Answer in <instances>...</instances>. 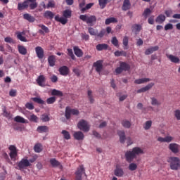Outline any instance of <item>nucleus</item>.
<instances>
[{"label": "nucleus", "mask_w": 180, "mask_h": 180, "mask_svg": "<svg viewBox=\"0 0 180 180\" xmlns=\"http://www.w3.org/2000/svg\"><path fill=\"white\" fill-rule=\"evenodd\" d=\"M72 11L71 10H65L63 12V16L60 17L59 15L55 16V20L56 22H60L62 25H67V22H68V18H71Z\"/></svg>", "instance_id": "obj_1"}, {"label": "nucleus", "mask_w": 180, "mask_h": 180, "mask_svg": "<svg viewBox=\"0 0 180 180\" xmlns=\"http://www.w3.org/2000/svg\"><path fill=\"white\" fill-rule=\"evenodd\" d=\"M168 162H169L170 169L173 171H178V169H180L179 158L170 157L168 160Z\"/></svg>", "instance_id": "obj_2"}, {"label": "nucleus", "mask_w": 180, "mask_h": 180, "mask_svg": "<svg viewBox=\"0 0 180 180\" xmlns=\"http://www.w3.org/2000/svg\"><path fill=\"white\" fill-rule=\"evenodd\" d=\"M79 19L91 26H94V24L96 22V16L95 15H80Z\"/></svg>", "instance_id": "obj_3"}, {"label": "nucleus", "mask_w": 180, "mask_h": 180, "mask_svg": "<svg viewBox=\"0 0 180 180\" xmlns=\"http://www.w3.org/2000/svg\"><path fill=\"white\" fill-rule=\"evenodd\" d=\"M71 115H73L74 116H78V115H79V110H78V109H72L70 107H66L65 116L68 120L71 119Z\"/></svg>", "instance_id": "obj_4"}, {"label": "nucleus", "mask_w": 180, "mask_h": 180, "mask_svg": "<svg viewBox=\"0 0 180 180\" xmlns=\"http://www.w3.org/2000/svg\"><path fill=\"white\" fill-rule=\"evenodd\" d=\"M77 127L79 130L85 132L89 130V125L88 124V122L85 121V120H81L77 124Z\"/></svg>", "instance_id": "obj_5"}, {"label": "nucleus", "mask_w": 180, "mask_h": 180, "mask_svg": "<svg viewBox=\"0 0 180 180\" xmlns=\"http://www.w3.org/2000/svg\"><path fill=\"white\" fill-rule=\"evenodd\" d=\"M32 164L29 162V160L22 158L18 163L17 169H20V171H22V169H25V168H27V167H30Z\"/></svg>", "instance_id": "obj_6"}, {"label": "nucleus", "mask_w": 180, "mask_h": 180, "mask_svg": "<svg viewBox=\"0 0 180 180\" xmlns=\"http://www.w3.org/2000/svg\"><path fill=\"white\" fill-rule=\"evenodd\" d=\"M8 150H10L9 155L11 160H16V157H18V149L16 148V146L11 145Z\"/></svg>", "instance_id": "obj_7"}, {"label": "nucleus", "mask_w": 180, "mask_h": 180, "mask_svg": "<svg viewBox=\"0 0 180 180\" xmlns=\"http://www.w3.org/2000/svg\"><path fill=\"white\" fill-rule=\"evenodd\" d=\"M46 77L44 75H40L36 79L37 84L41 88L46 86Z\"/></svg>", "instance_id": "obj_8"}, {"label": "nucleus", "mask_w": 180, "mask_h": 180, "mask_svg": "<svg viewBox=\"0 0 180 180\" xmlns=\"http://www.w3.org/2000/svg\"><path fill=\"white\" fill-rule=\"evenodd\" d=\"M85 174V169L84 168L83 165L79 166L77 169V172H75L76 175V180H82V174Z\"/></svg>", "instance_id": "obj_9"}, {"label": "nucleus", "mask_w": 180, "mask_h": 180, "mask_svg": "<svg viewBox=\"0 0 180 180\" xmlns=\"http://www.w3.org/2000/svg\"><path fill=\"white\" fill-rule=\"evenodd\" d=\"M125 158L127 162H132L133 160L136 158V155L132 150H127L125 153Z\"/></svg>", "instance_id": "obj_10"}, {"label": "nucleus", "mask_w": 180, "mask_h": 180, "mask_svg": "<svg viewBox=\"0 0 180 180\" xmlns=\"http://www.w3.org/2000/svg\"><path fill=\"white\" fill-rule=\"evenodd\" d=\"M154 85H155V84L154 83H153V82L149 83L146 86L142 87L140 89H138L136 91V93L137 94H143L144 92H147V91H150V89H151V88H153V86H154Z\"/></svg>", "instance_id": "obj_11"}, {"label": "nucleus", "mask_w": 180, "mask_h": 180, "mask_svg": "<svg viewBox=\"0 0 180 180\" xmlns=\"http://www.w3.org/2000/svg\"><path fill=\"white\" fill-rule=\"evenodd\" d=\"M103 61L99 60H97L96 62H95L94 63V67H95L96 68V71L97 72H101V71H102L103 68Z\"/></svg>", "instance_id": "obj_12"}, {"label": "nucleus", "mask_w": 180, "mask_h": 180, "mask_svg": "<svg viewBox=\"0 0 180 180\" xmlns=\"http://www.w3.org/2000/svg\"><path fill=\"white\" fill-rule=\"evenodd\" d=\"M35 52L38 58L42 59L44 57V50L41 46H37L35 48Z\"/></svg>", "instance_id": "obj_13"}, {"label": "nucleus", "mask_w": 180, "mask_h": 180, "mask_svg": "<svg viewBox=\"0 0 180 180\" xmlns=\"http://www.w3.org/2000/svg\"><path fill=\"white\" fill-rule=\"evenodd\" d=\"M169 149L172 153L176 154V153H179V145L177 143H170L169 145Z\"/></svg>", "instance_id": "obj_14"}, {"label": "nucleus", "mask_w": 180, "mask_h": 180, "mask_svg": "<svg viewBox=\"0 0 180 180\" xmlns=\"http://www.w3.org/2000/svg\"><path fill=\"white\" fill-rule=\"evenodd\" d=\"M60 75L67 76L70 74V69L67 66H62L59 68Z\"/></svg>", "instance_id": "obj_15"}, {"label": "nucleus", "mask_w": 180, "mask_h": 180, "mask_svg": "<svg viewBox=\"0 0 180 180\" xmlns=\"http://www.w3.org/2000/svg\"><path fill=\"white\" fill-rule=\"evenodd\" d=\"M73 137L75 140H84L85 139V135L81 131H75L73 134Z\"/></svg>", "instance_id": "obj_16"}, {"label": "nucleus", "mask_w": 180, "mask_h": 180, "mask_svg": "<svg viewBox=\"0 0 180 180\" xmlns=\"http://www.w3.org/2000/svg\"><path fill=\"white\" fill-rule=\"evenodd\" d=\"M117 134L120 137V142L122 143V144H124V141H126V134L124 133V131H117Z\"/></svg>", "instance_id": "obj_17"}, {"label": "nucleus", "mask_w": 180, "mask_h": 180, "mask_svg": "<svg viewBox=\"0 0 180 180\" xmlns=\"http://www.w3.org/2000/svg\"><path fill=\"white\" fill-rule=\"evenodd\" d=\"M174 140V138L172 136H167L165 138L162 137H158V141H160V143H171Z\"/></svg>", "instance_id": "obj_18"}, {"label": "nucleus", "mask_w": 180, "mask_h": 180, "mask_svg": "<svg viewBox=\"0 0 180 180\" xmlns=\"http://www.w3.org/2000/svg\"><path fill=\"white\" fill-rule=\"evenodd\" d=\"M150 81H151V79L150 78H141L134 80V84L136 85H141V84H146V82H150Z\"/></svg>", "instance_id": "obj_19"}, {"label": "nucleus", "mask_w": 180, "mask_h": 180, "mask_svg": "<svg viewBox=\"0 0 180 180\" xmlns=\"http://www.w3.org/2000/svg\"><path fill=\"white\" fill-rule=\"evenodd\" d=\"M29 8V3L27 1H24L22 3H18V10L24 11V9H27Z\"/></svg>", "instance_id": "obj_20"}, {"label": "nucleus", "mask_w": 180, "mask_h": 180, "mask_svg": "<svg viewBox=\"0 0 180 180\" xmlns=\"http://www.w3.org/2000/svg\"><path fill=\"white\" fill-rule=\"evenodd\" d=\"M131 6L130 4V0H124L123 5L122 6V9L124 11H129Z\"/></svg>", "instance_id": "obj_21"}, {"label": "nucleus", "mask_w": 180, "mask_h": 180, "mask_svg": "<svg viewBox=\"0 0 180 180\" xmlns=\"http://www.w3.org/2000/svg\"><path fill=\"white\" fill-rule=\"evenodd\" d=\"M39 27H41V30H39V32L41 34H44V33H50V30H49V27H47L46 25L39 24L38 25Z\"/></svg>", "instance_id": "obj_22"}, {"label": "nucleus", "mask_w": 180, "mask_h": 180, "mask_svg": "<svg viewBox=\"0 0 180 180\" xmlns=\"http://www.w3.org/2000/svg\"><path fill=\"white\" fill-rule=\"evenodd\" d=\"M132 153H134L135 157H136V155H140V154H144V150L141 149L140 147H134L132 148Z\"/></svg>", "instance_id": "obj_23"}, {"label": "nucleus", "mask_w": 180, "mask_h": 180, "mask_svg": "<svg viewBox=\"0 0 180 180\" xmlns=\"http://www.w3.org/2000/svg\"><path fill=\"white\" fill-rule=\"evenodd\" d=\"M73 50L77 57H82V56H84V52H82V50L78 46H74Z\"/></svg>", "instance_id": "obj_24"}, {"label": "nucleus", "mask_w": 180, "mask_h": 180, "mask_svg": "<svg viewBox=\"0 0 180 180\" xmlns=\"http://www.w3.org/2000/svg\"><path fill=\"white\" fill-rule=\"evenodd\" d=\"M16 34H17V39L20 41H24V42L27 41V39L25 37V36H23V34H25V32H16Z\"/></svg>", "instance_id": "obj_25"}, {"label": "nucleus", "mask_w": 180, "mask_h": 180, "mask_svg": "<svg viewBox=\"0 0 180 180\" xmlns=\"http://www.w3.org/2000/svg\"><path fill=\"white\" fill-rule=\"evenodd\" d=\"M18 53H20V54H22V56H26V54H27V49L24 46L18 45Z\"/></svg>", "instance_id": "obj_26"}, {"label": "nucleus", "mask_w": 180, "mask_h": 180, "mask_svg": "<svg viewBox=\"0 0 180 180\" xmlns=\"http://www.w3.org/2000/svg\"><path fill=\"white\" fill-rule=\"evenodd\" d=\"M44 18L51 20L54 18V13L50 11H46L44 13Z\"/></svg>", "instance_id": "obj_27"}, {"label": "nucleus", "mask_w": 180, "mask_h": 180, "mask_svg": "<svg viewBox=\"0 0 180 180\" xmlns=\"http://www.w3.org/2000/svg\"><path fill=\"white\" fill-rule=\"evenodd\" d=\"M120 66L122 69V71H129L130 70V65L126 62H120Z\"/></svg>", "instance_id": "obj_28"}, {"label": "nucleus", "mask_w": 180, "mask_h": 180, "mask_svg": "<svg viewBox=\"0 0 180 180\" xmlns=\"http://www.w3.org/2000/svg\"><path fill=\"white\" fill-rule=\"evenodd\" d=\"M48 63L50 67H54L56 65V56L54 55H51L48 58Z\"/></svg>", "instance_id": "obj_29"}, {"label": "nucleus", "mask_w": 180, "mask_h": 180, "mask_svg": "<svg viewBox=\"0 0 180 180\" xmlns=\"http://www.w3.org/2000/svg\"><path fill=\"white\" fill-rule=\"evenodd\" d=\"M38 133H49V127L47 126H39L37 129Z\"/></svg>", "instance_id": "obj_30"}, {"label": "nucleus", "mask_w": 180, "mask_h": 180, "mask_svg": "<svg viewBox=\"0 0 180 180\" xmlns=\"http://www.w3.org/2000/svg\"><path fill=\"white\" fill-rule=\"evenodd\" d=\"M109 46L106 44H98L96 48L98 51H102V50H108Z\"/></svg>", "instance_id": "obj_31"}, {"label": "nucleus", "mask_w": 180, "mask_h": 180, "mask_svg": "<svg viewBox=\"0 0 180 180\" xmlns=\"http://www.w3.org/2000/svg\"><path fill=\"white\" fill-rule=\"evenodd\" d=\"M121 124L124 129H130L131 127V122L127 120H123L121 122Z\"/></svg>", "instance_id": "obj_32"}, {"label": "nucleus", "mask_w": 180, "mask_h": 180, "mask_svg": "<svg viewBox=\"0 0 180 180\" xmlns=\"http://www.w3.org/2000/svg\"><path fill=\"white\" fill-rule=\"evenodd\" d=\"M112 0H98V4L101 7V9H105L106 5L109 4Z\"/></svg>", "instance_id": "obj_33"}, {"label": "nucleus", "mask_w": 180, "mask_h": 180, "mask_svg": "<svg viewBox=\"0 0 180 180\" xmlns=\"http://www.w3.org/2000/svg\"><path fill=\"white\" fill-rule=\"evenodd\" d=\"M167 58H169L172 63L178 64L179 63V58L174 56V55H167Z\"/></svg>", "instance_id": "obj_34"}, {"label": "nucleus", "mask_w": 180, "mask_h": 180, "mask_svg": "<svg viewBox=\"0 0 180 180\" xmlns=\"http://www.w3.org/2000/svg\"><path fill=\"white\" fill-rule=\"evenodd\" d=\"M49 162H50L51 165H52V167H53V168L60 167L61 165L60 162H58L57 160H56V158L51 159Z\"/></svg>", "instance_id": "obj_35"}, {"label": "nucleus", "mask_w": 180, "mask_h": 180, "mask_svg": "<svg viewBox=\"0 0 180 180\" xmlns=\"http://www.w3.org/2000/svg\"><path fill=\"white\" fill-rule=\"evenodd\" d=\"M34 151L35 153H41L43 151V146L41 143H37L34 146Z\"/></svg>", "instance_id": "obj_36"}, {"label": "nucleus", "mask_w": 180, "mask_h": 180, "mask_svg": "<svg viewBox=\"0 0 180 180\" xmlns=\"http://www.w3.org/2000/svg\"><path fill=\"white\" fill-rule=\"evenodd\" d=\"M155 22L157 23H164V22H165V15L160 14L159 15L156 19H155Z\"/></svg>", "instance_id": "obj_37"}, {"label": "nucleus", "mask_w": 180, "mask_h": 180, "mask_svg": "<svg viewBox=\"0 0 180 180\" xmlns=\"http://www.w3.org/2000/svg\"><path fill=\"white\" fill-rule=\"evenodd\" d=\"M51 95L53 96H64V94H63V91L57 89H53L51 91Z\"/></svg>", "instance_id": "obj_38"}, {"label": "nucleus", "mask_w": 180, "mask_h": 180, "mask_svg": "<svg viewBox=\"0 0 180 180\" xmlns=\"http://www.w3.org/2000/svg\"><path fill=\"white\" fill-rule=\"evenodd\" d=\"M124 174V172H123V169H122L121 168H116L115 169L114 174L115 175V176L122 177V176Z\"/></svg>", "instance_id": "obj_39"}, {"label": "nucleus", "mask_w": 180, "mask_h": 180, "mask_svg": "<svg viewBox=\"0 0 180 180\" xmlns=\"http://www.w3.org/2000/svg\"><path fill=\"white\" fill-rule=\"evenodd\" d=\"M110 23H117V19L115 18L114 17L107 18L105 20V24L110 25Z\"/></svg>", "instance_id": "obj_40"}, {"label": "nucleus", "mask_w": 180, "mask_h": 180, "mask_svg": "<svg viewBox=\"0 0 180 180\" xmlns=\"http://www.w3.org/2000/svg\"><path fill=\"white\" fill-rule=\"evenodd\" d=\"M23 18L25 20H28V22H34V17L32 16L29 13L24 14Z\"/></svg>", "instance_id": "obj_41"}, {"label": "nucleus", "mask_w": 180, "mask_h": 180, "mask_svg": "<svg viewBox=\"0 0 180 180\" xmlns=\"http://www.w3.org/2000/svg\"><path fill=\"white\" fill-rule=\"evenodd\" d=\"M14 120L15 122H17V123H27V121L20 116H16L14 118Z\"/></svg>", "instance_id": "obj_42"}, {"label": "nucleus", "mask_w": 180, "mask_h": 180, "mask_svg": "<svg viewBox=\"0 0 180 180\" xmlns=\"http://www.w3.org/2000/svg\"><path fill=\"white\" fill-rule=\"evenodd\" d=\"M115 57H120L122 56H123V57H126L127 56V53L124 51H116L115 53H114Z\"/></svg>", "instance_id": "obj_43"}, {"label": "nucleus", "mask_w": 180, "mask_h": 180, "mask_svg": "<svg viewBox=\"0 0 180 180\" xmlns=\"http://www.w3.org/2000/svg\"><path fill=\"white\" fill-rule=\"evenodd\" d=\"M33 102L36 103H39V105H44V101H43L41 98L34 97L31 98Z\"/></svg>", "instance_id": "obj_44"}, {"label": "nucleus", "mask_w": 180, "mask_h": 180, "mask_svg": "<svg viewBox=\"0 0 180 180\" xmlns=\"http://www.w3.org/2000/svg\"><path fill=\"white\" fill-rule=\"evenodd\" d=\"M122 43L123 46H124V49L127 50L129 49V37H124Z\"/></svg>", "instance_id": "obj_45"}, {"label": "nucleus", "mask_w": 180, "mask_h": 180, "mask_svg": "<svg viewBox=\"0 0 180 180\" xmlns=\"http://www.w3.org/2000/svg\"><path fill=\"white\" fill-rule=\"evenodd\" d=\"M152 125H153V121L152 120L146 121V123H145V125L143 126V129L145 130H150Z\"/></svg>", "instance_id": "obj_46"}, {"label": "nucleus", "mask_w": 180, "mask_h": 180, "mask_svg": "<svg viewBox=\"0 0 180 180\" xmlns=\"http://www.w3.org/2000/svg\"><path fill=\"white\" fill-rule=\"evenodd\" d=\"M141 25L139 24H134L132 25V30L136 32V33H139V32L141 30Z\"/></svg>", "instance_id": "obj_47"}, {"label": "nucleus", "mask_w": 180, "mask_h": 180, "mask_svg": "<svg viewBox=\"0 0 180 180\" xmlns=\"http://www.w3.org/2000/svg\"><path fill=\"white\" fill-rule=\"evenodd\" d=\"M62 134L63 135V137L65 140H70V139H71V135L70 134V132H68V131L63 130Z\"/></svg>", "instance_id": "obj_48"}, {"label": "nucleus", "mask_w": 180, "mask_h": 180, "mask_svg": "<svg viewBox=\"0 0 180 180\" xmlns=\"http://www.w3.org/2000/svg\"><path fill=\"white\" fill-rule=\"evenodd\" d=\"M150 100H151V105H153V106H155V105L159 106V105H161V103H160L158 100L155 97H151Z\"/></svg>", "instance_id": "obj_49"}, {"label": "nucleus", "mask_w": 180, "mask_h": 180, "mask_svg": "<svg viewBox=\"0 0 180 180\" xmlns=\"http://www.w3.org/2000/svg\"><path fill=\"white\" fill-rule=\"evenodd\" d=\"M88 32L89 33V34H91V36H96L98 30L94 29V27H89Z\"/></svg>", "instance_id": "obj_50"}, {"label": "nucleus", "mask_w": 180, "mask_h": 180, "mask_svg": "<svg viewBox=\"0 0 180 180\" xmlns=\"http://www.w3.org/2000/svg\"><path fill=\"white\" fill-rule=\"evenodd\" d=\"M88 98L90 101V103H94L95 102V100L94 99V96H92V91L89 90L87 92Z\"/></svg>", "instance_id": "obj_51"}, {"label": "nucleus", "mask_w": 180, "mask_h": 180, "mask_svg": "<svg viewBox=\"0 0 180 180\" xmlns=\"http://www.w3.org/2000/svg\"><path fill=\"white\" fill-rule=\"evenodd\" d=\"M56 98L55 96L50 97L46 99V103L48 105H53V103H54V102H56Z\"/></svg>", "instance_id": "obj_52"}, {"label": "nucleus", "mask_w": 180, "mask_h": 180, "mask_svg": "<svg viewBox=\"0 0 180 180\" xmlns=\"http://www.w3.org/2000/svg\"><path fill=\"white\" fill-rule=\"evenodd\" d=\"M68 56L72 58V60H75V56L74 55V52L72 51V49H68Z\"/></svg>", "instance_id": "obj_53"}, {"label": "nucleus", "mask_w": 180, "mask_h": 180, "mask_svg": "<svg viewBox=\"0 0 180 180\" xmlns=\"http://www.w3.org/2000/svg\"><path fill=\"white\" fill-rule=\"evenodd\" d=\"M105 34H106V30L105 29H102L100 31V33L97 32L96 36H97L99 39H102V37H103V36H105Z\"/></svg>", "instance_id": "obj_54"}, {"label": "nucleus", "mask_w": 180, "mask_h": 180, "mask_svg": "<svg viewBox=\"0 0 180 180\" xmlns=\"http://www.w3.org/2000/svg\"><path fill=\"white\" fill-rule=\"evenodd\" d=\"M93 5H94V3H89V4H86L84 8H82L81 9V11H82V13H84V12H85L86 11H88V9H91V8H92Z\"/></svg>", "instance_id": "obj_55"}, {"label": "nucleus", "mask_w": 180, "mask_h": 180, "mask_svg": "<svg viewBox=\"0 0 180 180\" xmlns=\"http://www.w3.org/2000/svg\"><path fill=\"white\" fill-rule=\"evenodd\" d=\"M112 44L115 46V47H118L119 46V40H117V38L116 37H113L111 40Z\"/></svg>", "instance_id": "obj_56"}, {"label": "nucleus", "mask_w": 180, "mask_h": 180, "mask_svg": "<svg viewBox=\"0 0 180 180\" xmlns=\"http://www.w3.org/2000/svg\"><path fill=\"white\" fill-rule=\"evenodd\" d=\"M129 171H136L137 169V165L136 163H131L129 165Z\"/></svg>", "instance_id": "obj_57"}, {"label": "nucleus", "mask_w": 180, "mask_h": 180, "mask_svg": "<svg viewBox=\"0 0 180 180\" xmlns=\"http://www.w3.org/2000/svg\"><path fill=\"white\" fill-rule=\"evenodd\" d=\"M30 122H34V123H37L38 117L37 115L32 114V115L30 116Z\"/></svg>", "instance_id": "obj_58"}, {"label": "nucleus", "mask_w": 180, "mask_h": 180, "mask_svg": "<svg viewBox=\"0 0 180 180\" xmlns=\"http://www.w3.org/2000/svg\"><path fill=\"white\" fill-rule=\"evenodd\" d=\"M41 120L42 122H50V117L46 114H44L41 115Z\"/></svg>", "instance_id": "obj_59"}, {"label": "nucleus", "mask_w": 180, "mask_h": 180, "mask_svg": "<svg viewBox=\"0 0 180 180\" xmlns=\"http://www.w3.org/2000/svg\"><path fill=\"white\" fill-rule=\"evenodd\" d=\"M174 117H176V120H180V110H176L174 111Z\"/></svg>", "instance_id": "obj_60"}, {"label": "nucleus", "mask_w": 180, "mask_h": 180, "mask_svg": "<svg viewBox=\"0 0 180 180\" xmlns=\"http://www.w3.org/2000/svg\"><path fill=\"white\" fill-rule=\"evenodd\" d=\"M25 108L29 109V110H33V109H34V105H33V103H27L25 104Z\"/></svg>", "instance_id": "obj_61"}, {"label": "nucleus", "mask_w": 180, "mask_h": 180, "mask_svg": "<svg viewBox=\"0 0 180 180\" xmlns=\"http://www.w3.org/2000/svg\"><path fill=\"white\" fill-rule=\"evenodd\" d=\"M151 13V10L150 8H146L143 13V16L148 18V15Z\"/></svg>", "instance_id": "obj_62"}, {"label": "nucleus", "mask_w": 180, "mask_h": 180, "mask_svg": "<svg viewBox=\"0 0 180 180\" xmlns=\"http://www.w3.org/2000/svg\"><path fill=\"white\" fill-rule=\"evenodd\" d=\"M174 26L171 23H168L165 26V30H172Z\"/></svg>", "instance_id": "obj_63"}, {"label": "nucleus", "mask_w": 180, "mask_h": 180, "mask_svg": "<svg viewBox=\"0 0 180 180\" xmlns=\"http://www.w3.org/2000/svg\"><path fill=\"white\" fill-rule=\"evenodd\" d=\"M4 41L6 43H13V39H12L11 37H7L4 39Z\"/></svg>", "instance_id": "obj_64"}]
</instances>
